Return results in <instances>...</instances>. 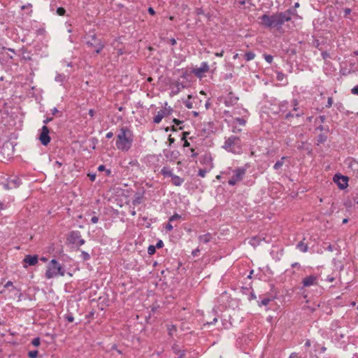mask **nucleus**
I'll list each match as a JSON object with an SVG mask.
<instances>
[{"mask_svg":"<svg viewBox=\"0 0 358 358\" xmlns=\"http://www.w3.org/2000/svg\"><path fill=\"white\" fill-rule=\"evenodd\" d=\"M185 105L187 108H192V103L189 101H186Z\"/></svg>","mask_w":358,"mask_h":358,"instance_id":"680f3d73","label":"nucleus"},{"mask_svg":"<svg viewBox=\"0 0 358 358\" xmlns=\"http://www.w3.org/2000/svg\"><path fill=\"white\" fill-rule=\"evenodd\" d=\"M148 12L150 15H155V10L153 9V8L152 7H149L148 9Z\"/></svg>","mask_w":358,"mask_h":358,"instance_id":"e2e57ef3","label":"nucleus"},{"mask_svg":"<svg viewBox=\"0 0 358 358\" xmlns=\"http://www.w3.org/2000/svg\"><path fill=\"white\" fill-rule=\"evenodd\" d=\"M321 55L322 59L324 60L330 57V55L327 51H322Z\"/></svg>","mask_w":358,"mask_h":358,"instance_id":"de8ad7c7","label":"nucleus"},{"mask_svg":"<svg viewBox=\"0 0 358 358\" xmlns=\"http://www.w3.org/2000/svg\"><path fill=\"white\" fill-rule=\"evenodd\" d=\"M86 44L88 47L92 48L94 46V42L98 41L99 38H96L95 34H91L90 32L86 35Z\"/></svg>","mask_w":358,"mask_h":358,"instance_id":"a211bd4d","label":"nucleus"},{"mask_svg":"<svg viewBox=\"0 0 358 358\" xmlns=\"http://www.w3.org/2000/svg\"><path fill=\"white\" fill-rule=\"evenodd\" d=\"M156 252V247H155L154 245H150L148 248V253L150 255H152L155 253Z\"/></svg>","mask_w":358,"mask_h":358,"instance_id":"a19ab883","label":"nucleus"},{"mask_svg":"<svg viewBox=\"0 0 358 358\" xmlns=\"http://www.w3.org/2000/svg\"><path fill=\"white\" fill-rule=\"evenodd\" d=\"M250 243L254 246L257 245H259V239L255 236V237H252L251 238V240L250 241Z\"/></svg>","mask_w":358,"mask_h":358,"instance_id":"58836bf2","label":"nucleus"},{"mask_svg":"<svg viewBox=\"0 0 358 358\" xmlns=\"http://www.w3.org/2000/svg\"><path fill=\"white\" fill-rule=\"evenodd\" d=\"M319 277L317 275H310L305 277L302 280V285L304 287H308L313 285H317L318 283Z\"/></svg>","mask_w":358,"mask_h":358,"instance_id":"4468645a","label":"nucleus"},{"mask_svg":"<svg viewBox=\"0 0 358 358\" xmlns=\"http://www.w3.org/2000/svg\"><path fill=\"white\" fill-rule=\"evenodd\" d=\"M234 120L241 126H245L247 120L244 117H236Z\"/></svg>","mask_w":358,"mask_h":358,"instance_id":"f704fd0d","label":"nucleus"},{"mask_svg":"<svg viewBox=\"0 0 358 358\" xmlns=\"http://www.w3.org/2000/svg\"><path fill=\"white\" fill-rule=\"evenodd\" d=\"M184 85L180 81L176 80L171 83V94H177L180 92L182 88H184Z\"/></svg>","mask_w":358,"mask_h":358,"instance_id":"f3484780","label":"nucleus"},{"mask_svg":"<svg viewBox=\"0 0 358 358\" xmlns=\"http://www.w3.org/2000/svg\"><path fill=\"white\" fill-rule=\"evenodd\" d=\"M65 270L56 259H52L48 264V268L45 271V278L50 279L58 275L64 276Z\"/></svg>","mask_w":358,"mask_h":358,"instance_id":"39448f33","label":"nucleus"},{"mask_svg":"<svg viewBox=\"0 0 358 358\" xmlns=\"http://www.w3.org/2000/svg\"><path fill=\"white\" fill-rule=\"evenodd\" d=\"M206 173H207L206 169H200L198 172V176H199L201 178H204L206 175Z\"/></svg>","mask_w":358,"mask_h":358,"instance_id":"a18cd8bd","label":"nucleus"},{"mask_svg":"<svg viewBox=\"0 0 358 358\" xmlns=\"http://www.w3.org/2000/svg\"><path fill=\"white\" fill-rule=\"evenodd\" d=\"M80 257L83 261H87L90 259V255L85 251H81Z\"/></svg>","mask_w":358,"mask_h":358,"instance_id":"c9c22d12","label":"nucleus"},{"mask_svg":"<svg viewBox=\"0 0 358 358\" xmlns=\"http://www.w3.org/2000/svg\"><path fill=\"white\" fill-rule=\"evenodd\" d=\"M163 245H164L163 241L162 240H159L157 243V244H156V245L155 247H156V248H161L163 247Z\"/></svg>","mask_w":358,"mask_h":358,"instance_id":"052dcab7","label":"nucleus"},{"mask_svg":"<svg viewBox=\"0 0 358 358\" xmlns=\"http://www.w3.org/2000/svg\"><path fill=\"white\" fill-rule=\"evenodd\" d=\"M88 177L91 181H94L96 179V173H88Z\"/></svg>","mask_w":358,"mask_h":358,"instance_id":"5fc2aeb1","label":"nucleus"},{"mask_svg":"<svg viewBox=\"0 0 358 358\" xmlns=\"http://www.w3.org/2000/svg\"><path fill=\"white\" fill-rule=\"evenodd\" d=\"M3 187L5 189H12V185L10 183L9 180L6 183L3 184Z\"/></svg>","mask_w":358,"mask_h":358,"instance_id":"3c124183","label":"nucleus"},{"mask_svg":"<svg viewBox=\"0 0 358 358\" xmlns=\"http://www.w3.org/2000/svg\"><path fill=\"white\" fill-rule=\"evenodd\" d=\"M164 155L167 159L174 161L178 158L180 152L178 150H164Z\"/></svg>","mask_w":358,"mask_h":358,"instance_id":"6ab92c4d","label":"nucleus"},{"mask_svg":"<svg viewBox=\"0 0 358 358\" xmlns=\"http://www.w3.org/2000/svg\"><path fill=\"white\" fill-rule=\"evenodd\" d=\"M52 120H53L52 117H47L45 120H43V122L44 125H46L50 122H51Z\"/></svg>","mask_w":358,"mask_h":358,"instance_id":"0e129e2a","label":"nucleus"},{"mask_svg":"<svg viewBox=\"0 0 358 358\" xmlns=\"http://www.w3.org/2000/svg\"><path fill=\"white\" fill-rule=\"evenodd\" d=\"M134 135L127 127H122L117 136L116 148L121 151L127 152L132 145Z\"/></svg>","mask_w":358,"mask_h":358,"instance_id":"f03ea898","label":"nucleus"},{"mask_svg":"<svg viewBox=\"0 0 358 358\" xmlns=\"http://www.w3.org/2000/svg\"><path fill=\"white\" fill-rule=\"evenodd\" d=\"M23 262L25 263V264L24 265V268H27V265L28 266H34L38 262V255H27L24 257Z\"/></svg>","mask_w":358,"mask_h":358,"instance_id":"2eb2a0df","label":"nucleus"},{"mask_svg":"<svg viewBox=\"0 0 358 358\" xmlns=\"http://www.w3.org/2000/svg\"><path fill=\"white\" fill-rule=\"evenodd\" d=\"M10 183L12 185V188H17L20 185V181L18 178H15L12 180H9Z\"/></svg>","mask_w":358,"mask_h":358,"instance_id":"c85d7f7f","label":"nucleus"},{"mask_svg":"<svg viewBox=\"0 0 358 358\" xmlns=\"http://www.w3.org/2000/svg\"><path fill=\"white\" fill-rule=\"evenodd\" d=\"M91 222L92 224H96L99 222V217L94 215L91 218Z\"/></svg>","mask_w":358,"mask_h":358,"instance_id":"13d9d810","label":"nucleus"},{"mask_svg":"<svg viewBox=\"0 0 358 358\" xmlns=\"http://www.w3.org/2000/svg\"><path fill=\"white\" fill-rule=\"evenodd\" d=\"M200 250L199 248H196L195 250H192V255L193 257H196L198 254L199 253Z\"/></svg>","mask_w":358,"mask_h":358,"instance_id":"6e6d98bb","label":"nucleus"},{"mask_svg":"<svg viewBox=\"0 0 358 358\" xmlns=\"http://www.w3.org/2000/svg\"><path fill=\"white\" fill-rule=\"evenodd\" d=\"M270 301L271 299L269 298H264L259 302V306H267Z\"/></svg>","mask_w":358,"mask_h":358,"instance_id":"c03bdc74","label":"nucleus"},{"mask_svg":"<svg viewBox=\"0 0 358 358\" xmlns=\"http://www.w3.org/2000/svg\"><path fill=\"white\" fill-rule=\"evenodd\" d=\"M209 66L206 62H203L199 67H195L192 70V73L197 78H201L205 73L208 72Z\"/></svg>","mask_w":358,"mask_h":358,"instance_id":"f8f14e48","label":"nucleus"},{"mask_svg":"<svg viewBox=\"0 0 358 358\" xmlns=\"http://www.w3.org/2000/svg\"><path fill=\"white\" fill-rule=\"evenodd\" d=\"M287 157H282L281 159L278 161H277L275 164L273 165V169L275 170H279L280 169H281V167L282 166L283 164H284V161L287 159Z\"/></svg>","mask_w":358,"mask_h":358,"instance_id":"393cba45","label":"nucleus"},{"mask_svg":"<svg viewBox=\"0 0 358 358\" xmlns=\"http://www.w3.org/2000/svg\"><path fill=\"white\" fill-rule=\"evenodd\" d=\"M144 190L141 192H137L135 193L134 199L132 201V205L134 206H138L142 203L144 196Z\"/></svg>","mask_w":358,"mask_h":358,"instance_id":"dca6fc26","label":"nucleus"},{"mask_svg":"<svg viewBox=\"0 0 358 358\" xmlns=\"http://www.w3.org/2000/svg\"><path fill=\"white\" fill-rule=\"evenodd\" d=\"M244 57L247 62L251 61L255 59V54L253 52H247L244 55Z\"/></svg>","mask_w":358,"mask_h":358,"instance_id":"bb28decb","label":"nucleus"},{"mask_svg":"<svg viewBox=\"0 0 358 358\" xmlns=\"http://www.w3.org/2000/svg\"><path fill=\"white\" fill-rule=\"evenodd\" d=\"M161 173L164 176V177L171 178V182L173 185L180 186L184 182V179L178 176L173 174L172 169L169 167L164 166L161 170Z\"/></svg>","mask_w":358,"mask_h":358,"instance_id":"6e6552de","label":"nucleus"},{"mask_svg":"<svg viewBox=\"0 0 358 358\" xmlns=\"http://www.w3.org/2000/svg\"><path fill=\"white\" fill-rule=\"evenodd\" d=\"M299 101L296 99H294L291 101V111L293 112V113H297L299 112H303L302 110L299 108Z\"/></svg>","mask_w":358,"mask_h":358,"instance_id":"aec40b11","label":"nucleus"},{"mask_svg":"<svg viewBox=\"0 0 358 358\" xmlns=\"http://www.w3.org/2000/svg\"><path fill=\"white\" fill-rule=\"evenodd\" d=\"M334 181L341 189H345L348 186V178L341 174H336Z\"/></svg>","mask_w":358,"mask_h":358,"instance_id":"ddd939ff","label":"nucleus"},{"mask_svg":"<svg viewBox=\"0 0 358 358\" xmlns=\"http://www.w3.org/2000/svg\"><path fill=\"white\" fill-rule=\"evenodd\" d=\"M198 239L200 243H208L211 241L212 236L210 233H207L206 234L199 236Z\"/></svg>","mask_w":358,"mask_h":358,"instance_id":"5701e85b","label":"nucleus"},{"mask_svg":"<svg viewBox=\"0 0 358 358\" xmlns=\"http://www.w3.org/2000/svg\"><path fill=\"white\" fill-rule=\"evenodd\" d=\"M222 148L227 152L240 154L242 152L241 138L236 136H231L225 139Z\"/></svg>","mask_w":358,"mask_h":358,"instance_id":"20e7f679","label":"nucleus"},{"mask_svg":"<svg viewBox=\"0 0 358 358\" xmlns=\"http://www.w3.org/2000/svg\"><path fill=\"white\" fill-rule=\"evenodd\" d=\"M6 208L7 205L3 202L0 201V210H5Z\"/></svg>","mask_w":358,"mask_h":358,"instance_id":"69168bd1","label":"nucleus"},{"mask_svg":"<svg viewBox=\"0 0 358 358\" xmlns=\"http://www.w3.org/2000/svg\"><path fill=\"white\" fill-rule=\"evenodd\" d=\"M292 16H297L294 8H289L284 12L276 13L273 15L264 14L257 19L259 24L264 29H275L280 31L285 22L292 20Z\"/></svg>","mask_w":358,"mask_h":358,"instance_id":"f257e3e1","label":"nucleus"},{"mask_svg":"<svg viewBox=\"0 0 358 358\" xmlns=\"http://www.w3.org/2000/svg\"><path fill=\"white\" fill-rule=\"evenodd\" d=\"M38 355V350H31L28 352V357L29 358H36Z\"/></svg>","mask_w":358,"mask_h":358,"instance_id":"4c0bfd02","label":"nucleus"},{"mask_svg":"<svg viewBox=\"0 0 358 358\" xmlns=\"http://www.w3.org/2000/svg\"><path fill=\"white\" fill-rule=\"evenodd\" d=\"M165 229H166V230L167 231H172V230H173V225L171 224V222H169L167 223V224L166 225Z\"/></svg>","mask_w":358,"mask_h":358,"instance_id":"603ef678","label":"nucleus"},{"mask_svg":"<svg viewBox=\"0 0 358 358\" xmlns=\"http://www.w3.org/2000/svg\"><path fill=\"white\" fill-rule=\"evenodd\" d=\"M188 134H189L188 132H183L182 133V141H184V144H183L184 147H189V145H190L189 143L186 139V138H187Z\"/></svg>","mask_w":358,"mask_h":358,"instance_id":"473e14b6","label":"nucleus"},{"mask_svg":"<svg viewBox=\"0 0 358 358\" xmlns=\"http://www.w3.org/2000/svg\"><path fill=\"white\" fill-rule=\"evenodd\" d=\"M38 138L41 143L44 146H46L50 143L51 138L50 136V129L47 127V125H43L42 128L38 131Z\"/></svg>","mask_w":358,"mask_h":358,"instance_id":"1a4fd4ad","label":"nucleus"},{"mask_svg":"<svg viewBox=\"0 0 358 358\" xmlns=\"http://www.w3.org/2000/svg\"><path fill=\"white\" fill-rule=\"evenodd\" d=\"M64 319L69 322H73L74 321V317L72 313H68L64 315Z\"/></svg>","mask_w":358,"mask_h":358,"instance_id":"2f4dec72","label":"nucleus"},{"mask_svg":"<svg viewBox=\"0 0 358 358\" xmlns=\"http://www.w3.org/2000/svg\"><path fill=\"white\" fill-rule=\"evenodd\" d=\"M41 343V339L39 337H36L34 338L32 341H31V344L34 345V346H38Z\"/></svg>","mask_w":358,"mask_h":358,"instance_id":"ea45409f","label":"nucleus"},{"mask_svg":"<svg viewBox=\"0 0 358 358\" xmlns=\"http://www.w3.org/2000/svg\"><path fill=\"white\" fill-rule=\"evenodd\" d=\"M349 167L354 171H358V162L355 160H350L349 162Z\"/></svg>","mask_w":358,"mask_h":358,"instance_id":"c756f323","label":"nucleus"},{"mask_svg":"<svg viewBox=\"0 0 358 358\" xmlns=\"http://www.w3.org/2000/svg\"><path fill=\"white\" fill-rule=\"evenodd\" d=\"M289 358H299L298 354L296 352H292L289 355Z\"/></svg>","mask_w":358,"mask_h":358,"instance_id":"774afa93","label":"nucleus"},{"mask_svg":"<svg viewBox=\"0 0 358 358\" xmlns=\"http://www.w3.org/2000/svg\"><path fill=\"white\" fill-rule=\"evenodd\" d=\"M55 81L63 83L66 80V76L64 74L58 73L55 78Z\"/></svg>","mask_w":358,"mask_h":358,"instance_id":"cd10ccee","label":"nucleus"},{"mask_svg":"<svg viewBox=\"0 0 358 358\" xmlns=\"http://www.w3.org/2000/svg\"><path fill=\"white\" fill-rule=\"evenodd\" d=\"M264 57L265 60L266 61V62H268V64H271L272 63L273 59L272 55L264 54Z\"/></svg>","mask_w":358,"mask_h":358,"instance_id":"79ce46f5","label":"nucleus"},{"mask_svg":"<svg viewBox=\"0 0 358 358\" xmlns=\"http://www.w3.org/2000/svg\"><path fill=\"white\" fill-rule=\"evenodd\" d=\"M343 12H344V17H347L352 12L351 9L349 8H345L344 10H343Z\"/></svg>","mask_w":358,"mask_h":358,"instance_id":"8fccbe9b","label":"nucleus"},{"mask_svg":"<svg viewBox=\"0 0 358 358\" xmlns=\"http://www.w3.org/2000/svg\"><path fill=\"white\" fill-rule=\"evenodd\" d=\"M239 98L236 96L232 92L228 93L226 96L220 97V101H222L227 107H231L235 106Z\"/></svg>","mask_w":358,"mask_h":358,"instance_id":"9b49d317","label":"nucleus"},{"mask_svg":"<svg viewBox=\"0 0 358 358\" xmlns=\"http://www.w3.org/2000/svg\"><path fill=\"white\" fill-rule=\"evenodd\" d=\"M66 13V10L62 8V7H59L57 9V14L60 15V16H63Z\"/></svg>","mask_w":358,"mask_h":358,"instance_id":"37998d69","label":"nucleus"},{"mask_svg":"<svg viewBox=\"0 0 358 358\" xmlns=\"http://www.w3.org/2000/svg\"><path fill=\"white\" fill-rule=\"evenodd\" d=\"M92 48H95L94 51H95V52L96 54H99L102 51V50L103 49L104 44L101 41V40L99 39L98 41H95L94 42V46Z\"/></svg>","mask_w":358,"mask_h":358,"instance_id":"4be33fe9","label":"nucleus"},{"mask_svg":"<svg viewBox=\"0 0 358 358\" xmlns=\"http://www.w3.org/2000/svg\"><path fill=\"white\" fill-rule=\"evenodd\" d=\"M332 104H333V99H332V97H329L326 107L330 108V107H331Z\"/></svg>","mask_w":358,"mask_h":358,"instance_id":"864d4df0","label":"nucleus"},{"mask_svg":"<svg viewBox=\"0 0 358 358\" xmlns=\"http://www.w3.org/2000/svg\"><path fill=\"white\" fill-rule=\"evenodd\" d=\"M247 169L245 167H238L233 169L230 167L227 168L225 171H222V175L229 176L232 174L231 178L228 180V184L230 186H234L238 182L241 181L245 175Z\"/></svg>","mask_w":358,"mask_h":358,"instance_id":"7ed1b4c3","label":"nucleus"},{"mask_svg":"<svg viewBox=\"0 0 358 358\" xmlns=\"http://www.w3.org/2000/svg\"><path fill=\"white\" fill-rule=\"evenodd\" d=\"M316 131H320L322 133H328L329 132V127L328 126H324L322 124H320L315 128Z\"/></svg>","mask_w":358,"mask_h":358,"instance_id":"a878e982","label":"nucleus"},{"mask_svg":"<svg viewBox=\"0 0 358 358\" xmlns=\"http://www.w3.org/2000/svg\"><path fill=\"white\" fill-rule=\"evenodd\" d=\"M189 150L191 152V157L194 158L198 155V153L195 152L194 148H191Z\"/></svg>","mask_w":358,"mask_h":358,"instance_id":"bf43d9fd","label":"nucleus"},{"mask_svg":"<svg viewBox=\"0 0 358 358\" xmlns=\"http://www.w3.org/2000/svg\"><path fill=\"white\" fill-rule=\"evenodd\" d=\"M352 93L353 94H356V95H358V85L355 86L352 90H351Z\"/></svg>","mask_w":358,"mask_h":358,"instance_id":"4d7b16f0","label":"nucleus"},{"mask_svg":"<svg viewBox=\"0 0 358 358\" xmlns=\"http://www.w3.org/2000/svg\"><path fill=\"white\" fill-rule=\"evenodd\" d=\"M285 78V75L283 73H282L280 71L276 72V79L278 81H282Z\"/></svg>","mask_w":358,"mask_h":358,"instance_id":"e433bc0d","label":"nucleus"},{"mask_svg":"<svg viewBox=\"0 0 358 358\" xmlns=\"http://www.w3.org/2000/svg\"><path fill=\"white\" fill-rule=\"evenodd\" d=\"M195 13L197 15H204V11L202 8H196L195 9Z\"/></svg>","mask_w":358,"mask_h":358,"instance_id":"49530a36","label":"nucleus"},{"mask_svg":"<svg viewBox=\"0 0 358 358\" xmlns=\"http://www.w3.org/2000/svg\"><path fill=\"white\" fill-rule=\"evenodd\" d=\"M304 240L305 238H303L302 241H299L296 245V249L302 252H308L309 248L308 244L304 242Z\"/></svg>","mask_w":358,"mask_h":358,"instance_id":"412c9836","label":"nucleus"},{"mask_svg":"<svg viewBox=\"0 0 358 358\" xmlns=\"http://www.w3.org/2000/svg\"><path fill=\"white\" fill-rule=\"evenodd\" d=\"M167 102H165L164 107L163 109L159 110L157 112V114L153 118V122L155 124H159L161 122L162 120L169 115H171L173 112V108L170 106L167 107Z\"/></svg>","mask_w":358,"mask_h":358,"instance_id":"9d476101","label":"nucleus"},{"mask_svg":"<svg viewBox=\"0 0 358 358\" xmlns=\"http://www.w3.org/2000/svg\"><path fill=\"white\" fill-rule=\"evenodd\" d=\"M173 350H174V352L176 354H179L180 355L181 353V352H182L181 350L178 349V346L177 345L173 346Z\"/></svg>","mask_w":358,"mask_h":358,"instance_id":"338daca9","label":"nucleus"},{"mask_svg":"<svg viewBox=\"0 0 358 358\" xmlns=\"http://www.w3.org/2000/svg\"><path fill=\"white\" fill-rule=\"evenodd\" d=\"M291 102L288 101H283L279 103V110L281 113H285L284 118L287 120H290L293 117H299L304 115L303 112H299L297 113H293L291 111Z\"/></svg>","mask_w":358,"mask_h":358,"instance_id":"423d86ee","label":"nucleus"},{"mask_svg":"<svg viewBox=\"0 0 358 358\" xmlns=\"http://www.w3.org/2000/svg\"><path fill=\"white\" fill-rule=\"evenodd\" d=\"M181 218V216L178 213H174L172 216H171L169 219V222H172L176 220H179Z\"/></svg>","mask_w":358,"mask_h":358,"instance_id":"72a5a7b5","label":"nucleus"},{"mask_svg":"<svg viewBox=\"0 0 358 358\" xmlns=\"http://www.w3.org/2000/svg\"><path fill=\"white\" fill-rule=\"evenodd\" d=\"M327 133H321L317 137V145L324 143L327 140Z\"/></svg>","mask_w":358,"mask_h":358,"instance_id":"b1692460","label":"nucleus"},{"mask_svg":"<svg viewBox=\"0 0 358 358\" xmlns=\"http://www.w3.org/2000/svg\"><path fill=\"white\" fill-rule=\"evenodd\" d=\"M319 120L320 124H323L325 120H326V117L325 115H320L317 119H316V122Z\"/></svg>","mask_w":358,"mask_h":358,"instance_id":"09e8293b","label":"nucleus"},{"mask_svg":"<svg viewBox=\"0 0 358 358\" xmlns=\"http://www.w3.org/2000/svg\"><path fill=\"white\" fill-rule=\"evenodd\" d=\"M66 239L70 244L74 245L78 249L85 243V241L82 238L81 233L79 231H71L69 234Z\"/></svg>","mask_w":358,"mask_h":358,"instance_id":"0eeeda50","label":"nucleus"},{"mask_svg":"<svg viewBox=\"0 0 358 358\" xmlns=\"http://www.w3.org/2000/svg\"><path fill=\"white\" fill-rule=\"evenodd\" d=\"M168 334L170 336H173V332H176L177 329L175 325H169L168 326Z\"/></svg>","mask_w":358,"mask_h":358,"instance_id":"7c9ffc66","label":"nucleus"}]
</instances>
